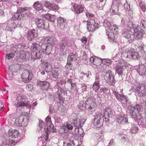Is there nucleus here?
I'll use <instances>...</instances> for the list:
<instances>
[{"label": "nucleus", "mask_w": 146, "mask_h": 146, "mask_svg": "<svg viewBox=\"0 0 146 146\" xmlns=\"http://www.w3.org/2000/svg\"><path fill=\"white\" fill-rule=\"evenodd\" d=\"M127 108L130 115L138 120V123L140 125H144L143 117L139 112L141 108L139 104H137L134 107L131 105H128Z\"/></svg>", "instance_id": "1"}, {"label": "nucleus", "mask_w": 146, "mask_h": 146, "mask_svg": "<svg viewBox=\"0 0 146 146\" xmlns=\"http://www.w3.org/2000/svg\"><path fill=\"white\" fill-rule=\"evenodd\" d=\"M32 47L33 48L31 53V58L34 59L41 58V54L40 52V45L35 42H33Z\"/></svg>", "instance_id": "2"}, {"label": "nucleus", "mask_w": 146, "mask_h": 146, "mask_svg": "<svg viewBox=\"0 0 146 146\" xmlns=\"http://www.w3.org/2000/svg\"><path fill=\"white\" fill-rule=\"evenodd\" d=\"M85 106L86 108L92 114L97 109L96 104L91 98H88L86 101Z\"/></svg>", "instance_id": "3"}, {"label": "nucleus", "mask_w": 146, "mask_h": 146, "mask_svg": "<svg viewBox=\"0 0 146 146\" xmlns=\"http://www.w3.org/2000/svg\"><path fill=\"white\" fill-rule=\"evenodd\" d=\"M87 29L89 32H93L100 27V24L96 23L95 20L90 19L86 21Z\"/></svg>", "instance_id": "4"}, {"label": "nucleus", "mask_w": 146, "mask_h": 146, "mask_svg": "<svg viewBox=\"0 0 146 146\" xmlns=\"http://www.w3.org/2000/svg\"><path fill=\"white\" fill-rule=\"evenodd\" d=\"M17 99L18 102L15 103L14 104L16 107H24L28 105L27 99L25 96H18L17 97Z\"/></svg>", "instance_id": "5"}, {"label": "nucleus", "mask_w": 146, "mask_h": 146, "mask_svg": "<svg viewBox=\"0 0 146 146\" xmlns=\"http://www.w3.org/2000/svg\"><path fill=\"white\" fill-rule=\"evenodd\" d=\"M33 76L31 72H30L27 70H25L21 74L22 81L25 83H28L31 81Z\"/></svg>", "instance_id": "6"}, {"label": "nucleus", "mask_w": 146, "mask_h": 146, "mask_svg": "<svg viewBox=\"0 0 146 146\" xmlns=\"http://www.w3.org/2000/svg\"><path fill=\"white\" fill-rule=\"evenodd\" d=\"M146 86L143 84H139L137 87L135 91V93L137 94L139 97L144 96L146 94Z\"/></svg>", "instance_id": "7"}, {"label": "nucleus", "mask_w": 146, "mask_h": 146, "mask_svg": "<svg viewBox=\"0 0 146 146\" xmlns=\"http://www.w3.org/2000/svg\"><path fill=\"white\" fill-rule=\"evenodd\" d=\"M104 78L107 83L110 85H113L114 83V78L113 76L112 72L109 70L105 74Z\"/></svg>", "instance_id": "8"}, {"label": "nucleus", "mask_w": 146, "mask_h": 146, "mask_svg": "<svg viewBox=\"0 0 146 146\" xmlns=\"http://www.w3.org/2000/svg\"><path fill=\"white\" fill-rule=\"evenodd\" d=\"M84 5L76 4L73 5L72 10L75 13L79 14L84 11Z\"/></svg>", "instance_id": "9"}, {"label": "nucleus", "mask_w": 146, "mask_h": 146, "mask_svg": "<svg viewBox=\"0 0 146 146\" xmlns=\"http://www.w3.org/2000/svg\"><path fill=\"white\" fill-rule=\"evenodd\" d=\"M42 52L46 55H49L52 50V47L51 46H49L46 43L42 44L40 47Z\"/></svg>", "instance_id": "10"}, {"label": "nucleus", "mask_w": 146, "mask_h": 146, "mask_svg": "<svg viewBox=\"0 0 146 146\" xmlns=\"http://www.w3.org/2000/svg\"><path fill=\"white\" fill-rule=\"evenodd\" d=\"M104 115L103 117H104V119L106 121H109V118L113 114L111 108L107 107L104 109L103 111Z\"/></svg>", "instance_id": "11"}, {"label": "nucleus", "mask_w": 146, "mask_h": 146, "mask_svg": "<svg viewBox=\"0 0 146 146\" xmlns=\"http://www.w3.org/2000/svg\"><path fill=\"white\" fill-rule=\"evenodd\" d=\"M96 115L94 119V122L95 125L96 126H98V127H100V125L98 126V125H100V121L103 117V115L102 112L100 111H97Z\"/></svg>", "instance_id": "12"}, {"label": "nucleus", "mask_w": 146, "mask_h": 146, "mask_svg": "<svg viewBox=\"0 0 146 146\" xmlns=\"http://www.w3.org/2000/svg\"><path fill=\"white\" fill-rule=\"evenodd\" d=\"M57 27L60 29L63 30L65 28L66 24V20L62 17H59L57 18Z\"/></svg>", "instance_id": "13"}, {"label": "nucleus", "mask_w": 146, "mask_h": 146, "mask_svg": "<svg viewBox=\"0 0 146 146\" xmlns=\"http://www.w3.org/2000/svg\"><path fill=\"white\" fill-rule=\"evenodd\" d=\"M90 61L93 65L98 66L100 65L102 63V59L98 57L92 56L90 58Z\"/></svg>", "instance_id": "14"}, {"label": "nucleus", "mask_w": 146, "mask_h": 146, "mask_svg": "<svg viewBox=\"0 0 146 146\" xmlns=\"http://www.w3.org/2000/svg\"><path fill=\"white\" fill-rule=\"evenodd\" d=\"M144 33L143 30L141 29L139 30L138 28H136L134 29V35L136 36L138 39H140L141 38Z\"/></svg>", "instance_id": "15"}, {"label": "nucleus", "mask_w": 146, "mask_h": 146, "mask_svg": "<svg viewBox=\"0 0 146 146\" xmlns=\"http://www.w3.org/2000/svg\"><path fill=\"white\" fill-rule=\"evenodd\" d=\"M129 52L128 56H129V58L134 59H137L139 58V56L138 53L135 52L133 48H131Z\"/></svg>", "instance_id": "16"}, {"label": "nucleus", "mask_w": 146, "mask_h": 146, "mask_svg": "<svg viewBox=\"0 0 146 146\" xmlns=\"http://www.w3.org/2000/svg\"><path fill=\"white\" fill-rule=\"evenodd\" d=\"M35 21L38 28L42 29H44L45 28L44 23L42 19L36 18L35 19Z\"/></svg>", "instance_id": "17"}, {"label": "nucleus", "mask_w": 146, "mask_h": 146, "mask_svg": "<svg viewBox=\"0 0 146 146\" xmlns=\"http://www.w3.org/2000/svg\"><path fill=\"white\" fill-rule=\"evenodd\" d=\"M19 134V132L17 130H13L11 129L8 131V135L12 138H17Z\"/></svg>", "instance_id": "18"}, {"label": "nucleus", "mask_w": 146, "mask_h": 146, "mask_svg": "<svg viewBox=\"0 0 146 146\" xmlns=\"http://www.w3.org/2000/svg\"><path fill=\"white\" fill-rule=\"evenodd\" d=\"M27 119V117L23 115H20L16 121V122L17 123L18 125L19 126H23L25 125V118Z\"/></svg>", "instance_id": "19"}, {"label": "nucleus", "mask_w": 146, "mask_h": 146, "mask_svg": "<svg viewBox=\"0 0 146 146\" xmlns=\"http://www.w3.org/2000/svg\"><path fill=\"white\" fill-rule=\"evenodd\" d=\"M19 56L22 60H25L30 57V53L28 52L22 51L20 52Z\"/></svg>", "instance_id": "20"}, {"label": "nucleus", "mask_w": 146, "mask_h": 146, "mask_svg": "<svg viewBox=\"0 0 146 146\" xmlns=\"http://www.w3.org/2000/svg\"><path fill=\"white\" fill-rule=\"evenodd\" d=\"M42 39L44 40L45 42H46L51 45L55 44L56 42L55 39L54 38L50 36L43 37Z\"/></svg>", "instance_id": "21"}, {"label": "nucleus", "mask_w": 146, "mask_h": 146, "mask_svg": "<svg viewBox=\"0 0 146 146\" xmlns=\"http://www.w3.org/2000/svg\"><path fill=\"white\" fill-rule=\"evenodd\" d=\"M117 121L120 124H124L128 122V119L124 116H119L117 119Z\"/></svg>", "instance_id": "22"}, {"label": "nucleus", "mask_w": 146, "mask_h": 146, "mask_svg": "<svg viewBox=\"0 0 146 146\" xmlns=\"http://www.w3.org/2000/svg\"><path fill=\"white\" fill-rule=\"evenodd\" d=\"M59 45L60 50L64 51L65 48L67 47V40L65 39L62 40L60 42Z\"/></svg>", "instance_id": "23"}, {"label": "nucleus", "mask_w": 146, "mask_h": 146, "mask_svg": "<svg viewBox=\"0 0 146 146\" xmlns=\"http://www.w3.org/2000/svg\"><path fill=\"white\" fill-rule=\"evenodd\" d=\"M38 84L44 90H46L48 88L49 84L46 82L39 81L38 82Z\"/></svg>", "instance_id": "24"}, {"label": "nucleus", "mask_w": 146, "mask_h": 146, "mask_svg": "<svg viewBox=\"0 0 146 146\" xmlns=\"http://www.w3.org/2000/svg\"><path fill=\"white\" fill-rule=\"evenodd\" d=\"M35 30L33 29L28 32L27 37L29 40H32L36 36Z\"/></svg>", "instance_id": "25"}, {"label": "nucleus", "mask_w": 146, "mask_h": 146, "mask_svg": "<svg viewBox=\"0 0 146 146\" xmlns=\"http://www.w3.org/2000/svg\"><path fill=\"white\" fill-rule=\"evenodd\" d=\"M22 16V15L21 13L17 11V13L12 17L11 19L13 20H16L19 19L23 20H24L23 16L22 17H21Z\"/></svg>", "instance_id": "26"}, {"label": "nucleus", "mask_w": 146, "mask_h": 146, "mask_svg": "<svg viewBox=\"0 0 146 146\" xmlns=\"http://www.w3.org/2000/svg\"><path fill=\"white\" fill-rule=\"evenodd\" d=\"M45 120L46 125L48 127L47 129H49V130L50 131V129H52L54 127V125L51 122V117L50 116H48L46 118Z\"/></svg>", "instance_id": "27"}, {"label": "nucleus", "mask_w": 146, "mask_h": 146, "mask_svg": "<svg viewBox=\"0 0 146 146\" xmlns=\"http://www.w3.org/2000/svg\"><path fill=\"white\" fill-rule=\"evenodd\" d=\"M33 7L37 11L41 10L42 9V3L39 1L35 2L33 5Z\"/></svg>", "instance_id": "28"}, {"label": "nucleus", "mask_w": 146, "mask_h": 146, "mask_svg": "<svg viewBox=\"0 0 146 146\" xmlns=\"http://www.w3.org/2000/svg\"><path fill=\"white\" fill-rule=\"evenodd\" d=\"M42 65L45 66V70L46 72H49L52 70V67L49 63L46 62H44Z\"/></svg>", "instance_id": "29"}, {"label": "nucleus", "mask_w": 146, "mask_h": 146, "mask_svg": "<svg viewBox=\"0 0 146 146\" xmlns=\"http://www.w3.org/2000/svg\"><path fill=\"white\" fill-rule=\"evenodd\" d=\"M16 26L14 24V22H12L11 23H9L8 26L7 27V31H12L14 30L15 29Z\"/></svg>", "instance_id": "30"}, {"label": "nucleus", "mask_w": 146, "mask_h": 146, "mask_svg": "<svg viewBox=\"0 0 146 146\" xmlns=\"http://www.w3.org/2000/svg\"><path fill=\"white\" fill-rule=\"evenodd\" d=\"M123 67V66L121 65H117L116 67V72L118 74L119 76L122 75L123 73V69H125Z\"/></svg>", "instance_id": "31"}, {"label": "nucleus", "mask_w": 146, "mask_h": 146, "mask_svg": "<svg viewBox=\"0 0 146 146\" xmlns=\"http://www.w3.org/2000/svg\"><path fill=\"white\" fill-rule=\"evenodd\" d=\"M120 100L122 104L126 105L128 102L127 97L124 95H121L119 100Z\"/></svg>", "instance_id": "32"}, {"label": "nucleus", "mask_w": 146, "mask_h": 146, "mask_svg": "<svg viewBox=\"0 0 146 146\" xmlns=\"http://www.w3.org/2000/svg\"><path fill=\"white\" fill-rule=\"evenodd\" d=\"M100 87L99 82L98 81L95 82L92 85V88L93 90L95 92H97L99 89Z\"/></svg>", "instance_id": "33"}, {"label": "nucleus", "mask_w": 146, "mask_h": 146, "mask_svg": "<svg viewBox=\"0 0 146 146\" xmlns=\"http://www.w3.org/2000/svg\"><path fill=\"white\" fill-rule=\"evenodd\" d=\"M104 26L107 29H109L111 25L110 21L107 20H105L103 23Z\"/></svg>", "instance_id": "34"}, {"label": "nucleus", "mask_w": 146, "mask_h": 146, "mask_svg": "<svg viewBox=\"0 0 146 146\" xmlns=\"http://www.w3.org/2000/svg\"><path fill=\"white\" fill-rule=\"evenodd\" d=\"M77 56L76 55L71 53L68 56V60H71V61H75L76 59Z\"/></svg>", "instance_id": "35"}, {"label": "nucleus", "mask_w": 146, "mask_h": 146, "mask_svg": "<svg viewBox=\"0 0 146 146\" xmlns=\"http://www.w3.org/2000/svg\"><path fill=\"white\" fill-rule=\"evenodd\" d=\"M103 135V134L102 132H99L98 133H96L95 134L94 137V139L95 140H98L100 139H101Z\"/></svg>", "instance_id": "36"}, {"label": "nucleus", "mask_w": 146, "mask_h": 146, "mask_svg": "<svg viewBox=\"0 0 146 146\" xmlns=\"http://www.w3.org/2000/svg\"><path fill=\"white\" fill-rule=\"evenodd\" d=\"M30 9H31L29 7H25L24 8H19V9L17 10V11L21 14L22 12L25 11H29Z\"/></svg>", "instance_id": "37"}, {"label": "nucleus", "mask_w": 146, "mask_h": 146, "mask_svg": "<svg viewBox=\"0 0 146 146\" xmlns=\"http://www.w3.org/2000/svg\"><path fill=\"white\" fill-rule=\"evenodd\" d=\"M78 107L80 109L82 110H84L86 108L85 104L82 102H80L78 105Z\"/></svg>", "instance_id": "38"}, {"label": "nucleus", "mask_w": 146, "mask_h": 146, "mask_svg": "<svg viewBox=\"0 0 146 146\" xmlns=\"http://www.w3.org/2000/svg\"><path fill=\"white\" fill-rule=\"evenodd\" d=\"M138 131V127L135 125H133L131 129L130 130L131 132L132 133H135L137 132Z\"/></svg>", "instance_id": "39"}, {"label": "nucleus", "mask_w": 146, "mask_h": 146, "mask_svg": "<svg viewBox=\"0 0 146 146\" xmlns=\"http://www.w3.org/2000/svg\"><path fill=\"white\" fill-rule=\"evenodd\" d=\"M112 62V61L109 59H104L103 60V63L104 64L108 66L111 64Z\"/></svg>", "instance_id": "40"}, {"label": "nucleus", "mask_w": 146, "mask_h": 146, "mask_svg": "<svg viewBox=\"0 0 146 146\" xmlns=\"http://www.w3.org/2000/svg\"><path fill=\"white\" fill-rule=\"evenodd\" d=\"M111 30L114 33H116L118 31V28L117 27L114 25H111L109 29Z\"/></svg>", "instance_id": "41"}, {"label": "nucleus", "mask_w": 146, "mask_h": 146, "mask_svg": "<svg viewBox=\"0 0 146 146\" xmlns=\"http://www.w3.org/2000/svg\"><path fill=\"white\" fill-rule=\"evenodd\" d=\"M52 4L51 2L46 1L44 3V5L45 7L51 10Z\"/></svg>", "instance_id": "42"}, {"label": "nucleus", "mask_w": 146, "mask_h": 146, "mask_svg": "<svg viewBox=\"0 0 146 146\" xmlns=\"http://www.w3.org/2000/svg\"><path fill=\"white\" fill-rule=\"evenodd\" d=\"M52 75L54 78H57L59 75L58 71L57 70H55L54 71L52 72Z\"/></svg>", "instance_id": "43"}, {"label": "nucleus", "mask_w": 146, "mask_h": 146, "mask_svg": "<svg viewBox=\"0 0 146 146\" xmlns=\"http://www.w3.org/2000/svg\"><path fill=\"white\" fill-rule=\"evenodd\" d=\"M113 93L115 96L117 100H119L121 97V95L119 94L118 92L115 90H113Z\"/></svg>", "instance_id": "44"}, {"label": "nucleus", "mask_w": 146, "mask_h": 146, "mask_svg": "<svg viewBox=\"0 0 146 146\" xmlns=\"http://www.w3.org/2000/svg\"><path fill=\"white\" fill-rule=\"evenodd\" d=\"M75 125L77 127H78L81 126V123L80 121V119H77L74 122Z\"/></svg>", "instance_id": "45"}, {"label": "nucleus", "mask_w": 146, "mask_h": 146, "mask_svg": "<svg viewBox=\"0 0 146 146\" xmlns=\"http://www.w3.org/2000/svg\"><path fill=\"white\" fill-rule=\"evenodd\" d=\"M59 7L58 6L55 4L52 3L50 10L54 11L58 9Z\"/></svg>", "instance_id": "46"}, {"label": "nucleus", "mask_w": 146, "mask_h": 146, "mask_svg": "<svg viewBox=\"0 0 146 146\" xmlns=\"http://www.w3.org/2000/svg\"><path fill=\"white\" fill-rule=\"evenodd\" d=\"M108 90V89L106 88H101L100 90V93L102 94H106V92Z\"/></svg>", "instance_id": "47"}, {"label": "nucleus", "mask_w": 146, "mask_h": 146, "mask_svg": "<svg viewBox=\"0 0 146 146\" xmlns=\"http://www.w3.org/2000/svg\"><path fill=\"white\" fill-rule=\"evenodd\" d=\"M86 17L88 18H92L94 17L95 15L89 12H87L86 13Z\"/></svg>", "instance_id": "48"}, {"label": "nucleus", "mask_w": 146, "mask_h": 146, "mask_svg": "<svg viewBox=\"0 0 146 146\" xmlns=\"http://www.w3.org/2000/svg\"><path fill=\"white\" fill-rule=\"evenodd\" d=\"M140 26L142 29H144L146 28V21L142 20L141 21Z\"/></svg>", "instance_id": "49"}, {"label": "nucleus", "mask_w": 146, "mask_h": 146, "mask_svg": "<svg viewBox=\"0 0 146 146\" xmlns=\"http://www.w3.org/2000/svg\"><path fill=\"white\" fill-rule=\"evenodd\" d=\"M14 56V54L13 53H11L6 55V57L8 59H10L12 58Z\"/></svg>", "instance_id": "50"}, {"label": "nucleus", "mask_w": 146, "mask_h": 146, "mask_svg": "<svg viewBox=\"0 0 146 146\" xmlns=\"http://www.w3.org/2000/svg\"><path fill=\"white\" fill-rule=\"evenodd\" d=\"M95 81L99 82L100 79V76L98 74H96L95 76Z\"/></svg>", "instance_id": "51"}, {"label": "nucleus", "mask_w": 146, "mask_h": 146, "mask_svg": "<svg viewBox=\"0 0 146 146\" xmlns=\"http://www.w3.org/2000/svg\"><path fill=\"white\" fill-rule=\"evenodd\" d=\"M81 40L83 43L86 44L87 42V39L85 36H84L83 38L81 39Z\"/></svg>", "instance_id": "52"}, {"label": "nucleus", "mask_w": 146, "mask_h": 146, "mask_svg": "<svg viewBox=\"0 0 146 146\" xmlns=\"http://www.w3.org/2000/svg\"><path fill=\"white\" fill-rule=\"evenodd\" d=\"M45 18L48 20H50L51 19V15L49 14L45 15L44 16Z\"/></svg>", "instance_id": "53"}, {"label": "nucleus", "mask_w": 146, "mask_h": 146, "mask_svg": "<svg viewBox=\"0 0 146 146\" xmlns=\"http://www.w3.org/2000/svg\"><path fill=\"white\" fill-rule=\"evenodd\" d=\"M81 88L83 92L86 91V86L84 84H81Z\"/></svg>", "instance_id": "54"}, {"label": "nucleus", "mask_w": 146, "mask_h": 146, "mask_svg": "<svg viewBox=\"0 0 146 146\" xmlns=\"http://www.w3.org/2000/svg\"><path fill=\"white\" fill-rule=\"evenodd\" d=\"M56 99L59 102H61L63 101V99L60 96H59L58 97H56Z\"/></svg>", "instance_id": "55"}, {"label": "nucleus", "mask_w": 146, "mask_h": 146, "mask_svg": "<svg viewBox=\"0 0 146 146\" xmlns=\"http://www.w3.org/2000/svg\"><path fill=\"white\" fill-rule=\"evenodd\" d=\"M140 6L141 10L143 12H145V11L146 8L145 6L144 5L141 4L140 5Z\"/></svg>", "instance_id": "56"}, {"label": "nucleus", "mask_w": 146, "mask_h": 146, "mask_svg": "<svg viewBox=\"0 0 146 146\" xmlns=\"http://www.w3.org/2000/svg\"><path fill=\"white\" fill-rule=\"evenodd\" d=\"M142 106L144 109L146 110V102H145L141 103Z\"/></svg>", "instance_id": "57"}, {"label": "nucleus", "mask_w": 146, "mask_h": 146, "mask_svg": "<svg viewBox=\"0 0 146 146\" xmlns=\"http://www.w3.org/2000/svg\"><path fill=\"white\" fill-rule=\"evenodd\" d=\"M66 127L69 130H72L73 128V126L70 124L69 125L67 124Z\"/></svg>", "instance_id": "58"}, {"label": "nucleus", "mask_w": 146, "mask_h": 146, "mask_svg": "<svg viewBox=\"0 0 146 146\" xmlns=\"http://www.w3.org/2000/svg\"><path fill=\"white\" fill-rule=\"evenodd\" d=\"M72 66H67V65H66L65 66L66 68V69L67 70H70L72 69Z\"/></svg>", "instance_id": "59"}, {"label": "nucleus", "mask_w": 146, "mask_h": 146, "mask_svg": "<svg viewBox=\"0 0 146 146\" xmlns=\"http://www.w3.org/2000/svg\"><path fill=\"white\" fill-rule=\"evenodd\" d=\"M72 61H71V60H68V59L67 60V64L66 65H67V66H72V63H71V62Z\"/></svg>", "instance_id": "60"}, {"label": "nucleus", "mask_w": 146, "mask_h": 146, "mask_svg": "<svg viewBox=\"0 0 146 146\" xmlns=\"http://www.w3.org/2000/svg\"><path fill=\"white\" fill-rule=\"evenodd\" d=\"M114 142V141L113 139L111 140L109 143L108 146H111Z\"/></svg>", "instance_id": "61"}, {"label": "nucleus", "mask_w": 146, "mask_h": 146, "mask_svg": "<svg viewBox=\"0 0 146 146\" xmlns=\"http://www.w3.org/2000/svg\"><path fill=\"white\" fill-rule=\"evenodd\" d=\"M59 96H60V93H59V92L58 91H57V92H56L55 96H56V97H58Z\"/></svg>", "instance_id": "62"}, {"label": "nucleus", "mask_w": 146, "mask_h": 146, "mask_svg": "<svg viewBox=\"0 0 146 146\" xmlns=\"http://www.w3.org/2000/svg\"><path fill=\"white\" fill-rule=\"evenodd\" d=\"M46 134L45 139L46 140L48 139V133L47 132H46Z\"/></svg>", "instance_id": "63"}, {"label": "nucleus", "mask_w": 146, "mask_h": 146, "mask_svg": "<svg viewBox=\"0 0 146 146\" xmlns=\"http://www.w3.org/2000/svg\"><path fill=\"white\" fill-rule=\"evenodd\" d=\"M37 104V102H34L32 105L34 107L36 106Z\"/></svg>", "instance_id": "64"}]
</instances>
